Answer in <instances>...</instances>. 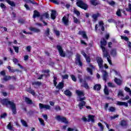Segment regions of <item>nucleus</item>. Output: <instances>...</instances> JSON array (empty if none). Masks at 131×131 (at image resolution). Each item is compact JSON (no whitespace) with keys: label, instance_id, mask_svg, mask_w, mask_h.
I'll use <instances>...</instances> for the list:
<instances>
[{"label":"nucleus","instance_id":"1","mask_svg":"<svg viewBox=\"0 0 131 131\" xmlns=\"http://www.w3.org/2000/svg\"><path fill=\"white\" fill-rule=\"evenodd\" d=\"M2 103L3 105H5L7 106V105H10V108H11L12 112V114L13 115H15L17 114V110L16 108V104L14 103L13 101H8V99H3L2 101Z\"/></svg>","mask_w":131,"mask_h":131},{"label":"nucleus","instance_id":"2","mask_svg":"<svg viewBox=\"0 0 131 131\" xmlns=\"http://www.w3.org/2000/svg\"><path fill=\"white\" fill-rule=\"evenodd\" d=\"M76 5L77 6H78V7H79V8L83 9L84 10H86L88 8V5L84 4L83 2L80 0H77Z\"/></svg>","mask_w":131,"mask_h":131},{"label":"nucleus","instance_id":"3","mask_svg":"<svg viewBox=\"0 0 131 131\" xmlns=\"http://www.w3.org/2000/svg\"><path fill=\"white\" fill-rule=\"evenodd\" d=\"M78 78L80 82L82 83L81 86H83L86 90H89L90 89V86H89V85L88 84V83H86V81H85V80H83V79L81 78V76H79L78 77Z\"/></svg>","mask_w":131,"mask_h":131},{"label":"nucleus","instance_id":"4","mask_svg":"<svg viewBox=\"0 0 131 131\" xmlns=\"http://www.w3.org/2000/svg\"><path fill=\"white\" fill-rule=\"evenodd\" d=\"M75 63L80 67H82L83 65V63H82V62H81V60H80V55L78 54H77Z\"/></svg>","mask_w":131,"mask_h":131},{"label":"nucleus","instance_id":"5","mask_svg":"<svg viewBox=\"0 0 131 131\" xmlns=\"http://www.w3.org/2000/svg\"><path fill=\"white\" fill-rule=\"evenodd\" d=\"M69 16H70L69 14H68L67 16H64L62 17V23H63V25L65 26H68V25H69Z\"/></svg>","mask_w":131,"mask_h":131},{"label":"nucleus","instance_id":"6","mask_svg":"<svg viewBox=\"0 0 131 131\" xmlns=\"http://www.w3.org/2000/svg\"><path fill=\"white\" fill-rule=\"evenodd\" d=\"M96 61L98 64V66L100 68V69H103V59H102V58L98 57L96 58Z\"/></svg>","mask_w":131,"mask_h":131},{"label":"nucleus","instance_id":"7","mask_svg":"<svg viewBox=\"0 0 131 131\" xmlns=\"http://www.w3.org/2000/svg\"><path fill=\"white\" fill-rule=\"evenodd\" d=\"M102 50L103 52L104 58H110V55L108 53V51H107V50H106V48H105L104 47H102Z\"/></svg>","mask_w":131,"mask_h":131},{"label":"nucleus","instance_id":"8","mask_svg":"<svg viewBox=\"0 0 131 131\" xmlns=\"http://www.w3.org/2000/svg\"><path fill=\"white\" fill-rule=\"evenodd\" d=\"M56 48L59 53L60 56H61V57H65V53L64 51H63V49H62V47L60 45H57Z\"/></svg>","mask_w":131,"mask_h":131},{"label":"nucleus","instance_id":"9","mask_svg":"<svg viewBox=\"0 0 131 131\" xmlns=\"http://www.w3.org/2000/svg\"><path fill=\"white\" fill-rule=\"evenodd\" d=\"M101 72L102 73L103 79L106 82L107 81V79H108V73L106 70H102Z\"/></svg>","mask_w":131,"mask_h":131},{"label":"nucleus","instance_id":"10","mask_svg":"<svg viewBox=\"0 0 131 131\" xmlns=\"http://www.w3.org/2000/svg\"><path fill=\"white\" fill-rule=\"evenodd\" d=\"M39 109H46V110H50L51 106L49 105H46L42 103L39 104Z\"/></svg>","mask_w":131,"mask_h":131},{"label":"nucleus","instance_id":"11","mask_svg":"<svg viewBox=\"0 0 131 131\" xmlns=\"http://www.w3.org/2000/svg\"><path fill=\"white\" fill-rule=\"evenodd\" d=\"M40 13L39 12L37 11V10H34L33 12V19H35L36 18H38L40 17Z\"/></svg>","mask_w":131,"mask_h":131},{"label":"nucleus","instance_id":"12","mask_svg":"<svg viewBox=\"0 0 131 131\" xmlns=\"http://www.w3.org/2000/svg\"><path fill=\"white\" fill-rule=\"evenodd\" d=\"M79 34H80V35H82L83 38H84L85 39H86V40H88L89 38L88 37V36L86 35L85 32L80 31H79Z\"/></svg>","mask_w":131,"mask_h":131},{"label":"nucleus","instance_id":"13","mask_svg":"<svg viewBox=\"0 0 131 131\" xmlns=\"http://www.w3.org/2000/svg\"><path fill=\"white\" fill-rule=\"evenodd\" d=\"M100 43V47L102 49V47H105V46L107 45V41H106V40H105V38H102L101 39Z\"/></svg>","mask_w":131,"mask_h":131},{"label":"nucleus","instance_id":"14","mask_svg":"<svg viewBox=\"0 0 131 131\" xmlns=\"http://www.w3.org/2000/svg\"><path fill=\"white\" fill-rule=\"evenodd\" d=\"M57 14V12L56 10H51V19L53 20H55L56 19V14Z\"/></svg>","mask_w":131,"mask_h":131},{"label":"nucleus","instance_id":"15","mask_svg":"<svg viewBox=\"0 0 131 131\" xmlns=\"http://www.w3.org/2000/svg\"><path fill=\"white\" fill-rule=\"evenodd\" d=\"M117 104L119 106H125V107H128V104L126 102L117 101Z\"/></svg>","mask_w":131,"mask_h":131},{"label":"nucleus","instance_id":"16","mask_svg":"<svg viewBox=\"0 0 131 131\" xmlns=\"http://www.w3.org/2000/svg\"><path fill=\"white\" fill-rule=\"evenodd\" d=\"M99 30L101 29L102 31H104L105 30V28H104V23L103 21H101L99 23Z\"/></svg>","mask_w":131,"mask_h":131},{"label":"nucleus","instance_id":"17","mask_svg":"<svg viewBox=\"0 0 131 131\" xmlns=\"http://www.w3.org/2000/svg\"><path fill=\"white\" fill-rule=\"evenodd\" d=\"M25 101L27 104H28L29 105H32V104H33V102H32V100L30 99V98L28 97H26Z\"/></svg>","mask_w":131,"mask_h":131},{"label":"nucleus","instance_id":"18","mask_svg":"<svg viewBox=\"0 0 131 131\" xmlns=\"http://www.w3.org/2000/svg\"><path fill=\"white\" fill-rule=\"evenodd\" d=\"M64 88V82H60L58 83L57 86H56V89H58V90H62Z\"/></svg>","mask_w":131,"mask_h":131},{"label":"nucleus","instance_id":"19","mask_svg":"<svg viewBox=\"0 0 131 131\" xmlns=\"http://www.w3.org/2000/svg\"><path fill=\"white\" fill-rule=\"evenodd\" d=\"M84 106H85V101H81L79 103L78 107H79L80 110H81V109H82V108H83V107H84Z\"/></svg>","mask_w":131,"mask_h":131},{"label":"nucleus","instance_id":"20","mask_svg":"<svg viewBox=\"0 0 131 131\" xmlns=\"http://www.w3.org/2000/svg\"><path fill=\"white\" fill-rule=\"evenodd\" d=\"M76 93L79 97H83L84 96V93H83V91H81L80 90H76Z\"/></svg>","mask_w":131,"mask_h":131},{"label":"nucleus","instance_id":"21","mask_svg":"<svg viewBox=\"0 0 131 131\" xmlns=\"http://www.w3.org/2000/svg\"><path fill=\"white\" fill-rule=\"evenodd\" d=\"M93 90L94 91H100L101 90V84H96L94 86Z\"/></svg>","mask_w":131,"mask_h":131},{"label":"nucleus","instance_id":"22","mask_svg":"<svg viewBox=\"0 0 131 131\" xmlns=\"http://www.w3.org/2000/svg\"><path fill=\"white\" fill-rule=\"evenodd\" d=\"M88 117H89V119L88 120V122H90V121H91L92 122H95V120L94 119L95 118L94 116L90 115Z\"/></svg>","mask_w":131,"mask_h":131},{"label":"nucleus","instance_id":"23","mask_svg":"<svg viewBox=\"0 0 131 131\" xmlns=\"http://www.w3.org/2000/svg\"><path fill=\"white\" fill-rule=\"evenodd\" d=\"M100 16V14L96 13L92 15V18L93 19L94 21L96 22L97 21L98 17Z\"/></svg>","mask_w":131,"mask_h":131},{"label":"nucleus","instance_id":"24","mask_svg":"<svg viewBox=\"0 0 131 131\" xmlns=\"http://www.w3.org/2000/svg\"><path fill=\"white\" fill-rule=\"evenodd\" d=\"M64 94L66 95V96H68V97H71V96H72V93L68 90H66L64 92Z\"/></svg>","mask_w":131,"mask_h":131},{"label":"nucleus","instance_id":"25","mask_svg":"<svg viewBox=\"0 0 131 131\" xmlns=\"http://www.w3.org/2000/svg\"><path fill=\"white\" fill-rule=\"evenodd\" d=\"M120 125H121V126H126V125H127V122L126 121L122 120L120 122Z\"/></svg>","mask_w":131,"mask_h":131},{"label":"nucleus","instance_id":"26","mask_svg":"<svg viewBox=\"0 0 131 131\" xmlns=\"http://www.w3.org/2000/svg\"><path fill=\"white\" fill-rule=\"evenodd\" d=\"M25 2L26 3H27L28 4H29L30 3L31 4H32L33 5H38V4L37 3L35 2L34 0H25Z\"/></svg>","mask_w":131,"mask_h":131},{"label":"nucleus","instance_id":"27","mask_svg":"<svg viewBox=\"0 0 131 131\" xmlns=\"http://www.w3.org/2000/svg\"><path fill=\"white\" fill-rule=\"evenodd\" d=\"M6 2H7V3H8V4H9V5H10L12 7H15V6H16L15 3L13 1H11L10 0H6Z\"/></svg>","mask_w":131,"mask_h":131},{"label":"nucleus","instance_id":"28","mask_svg":"<svg viewBox=\"0 0 131 131\" xmlns=\"http://www.w3.org/2000/svg\"><path fill=\"white\" fill-rule=\"evenodd\" d=\"M115 82L118 84V85H120L121 84V80L119 79H117V78H115Z\"/></svg>","mask_w":131,"mask_h":131},{"label":"nucleus","instance_id":"29","mask_svg":"<svg viewBox=\"0 0 131 131\" xmlns=\"http://www.w3.org/2000/svg\"><path fill=\"white\" fill-rule=\"evenodd\" d=\"M73 21L74 23H75L76 24H80V21H79V19H77V18L75 17H73Z\"/></svg>","mask_w":131,"mask_h":131},{"label":"nucleus","instance_id":"30","mask_svg":"<svg viewBox=\"0 0 131 131\" xmlns=\"http://www.w3.org/2000/svg\"><path fill=\"white\" fill-rule=\"evenodd\" d=\"M44 34L46 36H47L48 37H49V36L50 35V29L49 28H47L46 29Z\"/></svg>","mask_w":131,"mask_h":131},{"label":"nucleus","instance_id":"31","mask_svg":"<svg viewBox=\"0 0 131 131\" xmlns=\"http://www.w3.org/2000/svg\"><path fill=\"white\" fill-rule=\"evenodd\" d=\"M111 54L113 56V57H115L116 56V50L112 49L111 51Z\"/></svg>","mask_w":131,"mask_h":131},{"label":"nucleus","instance_id":"32","mask_svg":"<svg viewBox=\"0 0 131 131\" xmlns=\"http://www.w3.org/2000/svg\"><path fill=\"white\" fill-rule=\"evenodd\" d=\"M11 76H5L3 78V80L4 81H8V80H10Z\"/></svg>","mask_w":131,"mask_h":131},{"label":"nucleus","instance_id":"33","mask_svg":"<svg viewBox=\"0 0 131 131\" xmlns=\"http://www.w3.org/2000/svg\"><path fill=\"white\" fill-rule=\"evenodd\" d=\"M90 4L93 6H97L98 3H97V0H90Z\"/></svg>","mask_w":131,"mask_h":131},{"label":"nucleus","instance_id":"34","mask_svg":"<svg viewBox=\"0 0 131 131\" xmlns=\"http://www.w3.org/2000/svg\"><path fill=\"white\" fill-rule=\"evenodd\" d=\"M7 127L9 130H13V125H12V122H9L7 125Z\"/></svg>","mask_w":131,"mask_h":131},{"label":"nucleus","instance_id":"35","mask_svg":"<svg viewBox=\"0 0 131 131\" xmlns=\"http://www.w3.org/2000/svg\"><path fill=\"white\" fill-rule=\"evenodd\" d=\"M110 112H115L116 111V108L113 106H111L108 108Z\"/></svg>","mask_w":131,"mask_h":131},{"label":"nucleus","instance_id":"36","mask_svg":"<svg viewBox=\"0 0 131 131\" xmlns=\"http://www.w3.org/2000/svg\"><path fill=\"white\" fill-rule=\"evenodd\" d=\"M30 30H31V31H34V32H40V30L35 28H31Z\"/></svg>","mask_w":131,"mask_h":131},{"label":"nucleus","instance_id":"37","mask_svg":"<svg viewBox=\"0 0 131 131\" xmlns=\"http://www.w3.org/2000/svg\"><path fill=\"white\" fill-rule=\"evenodd\" d=\"M60 121H61V122H64V123H68V121H67V119H66V118L64 117H61Z\"/></svg>","mask_w":131,"mask_h":131},{"label":"nucleus","instance_id":"38","mask_svg":"<svg viewBox=\"0 0 131 131\" xmlns=\"http://www.w3.org/2000/svg\"><path fill=\"white\" fill-rule=\"evenodd\" d=\"M20 121L24 126H26V127H27V126H28L27 123H26V122L24 120L21 119Z\"/></svg>","mask_w":131,"mask_h":131},{"label":"nucleus","instance_id":"39","mask_svg":"<svg viewBox=\"0 0 131 131\" xmlns=\"http://www.w3.org/2000/svg\"><path fill=\"white\" fill-rule=\"evenodd\" d=\"M40 17H43H43H45V18H46L47 19L48 18L50 17V15H49L48 13H45L44 14H43L42 15H40Z\"/></svg>","mask_w":131,"mask_h":131},{"label":"nucleus","instance_id":"40","mask_svg":"<svg viewBox=\"0 0 131 131\" xmlns=\"http://www.w3.org/2000/svg\"><path fill=\"white\" fill-rule=\"evenodd\" d=\"M73 12L75 15H77V16H80V12H79V11H78L76 9L74 8Z\"/></svg>","mask_w":131,"mask_h":131},{"label":"nucleus","instance_id":"41","mask_svg":"<svg viewBox=\"0 0 131 131\" xmlns=\"http://www.w3.org/2000/svg\"><path fill=\"white\" fill-rule=\"evenodd\" d=\"M32 85H40V84H41V83L39 81H36V82H33L32 83Z\"/></svg>","mask_w":131,"mask_h":131},{"label":"nucleus","instance_id":"42","mask_svg":"<svg viewBox=\"0 0 131 131\" xmlns=\"http://www.w3.org/2000/svg\"><path fill=\"white\" fill-rule=\"evenodd\" d=\"M38 120L39 121V122L40 123L41 125H43V126L44 125H46V124H45V121H43L42 119L39 118Z\"/></svg>","mask_w":131,"mask_h":131},{"label":"nucleus","instance_id":"43","mask_svg":"<svg viewBox=\"0 0 131 131\" xmlns=\"http://www.w3.org/2000/svg\"><path fill=\"white\" fill-rule=\"evenodd\" d=\"M53 78H54L53 83H54L55 86H56V85H57V77L54 76Z\"/></svg>","mask_w":131,"mask_h":131},{"label":"nucleus","instance_id":"44","mask_svg":"<svg viewBox=\"0 0 131 131\" xmlns=\"http://www.w3.org/2000/svg\"><path fill=\"white\" fill-rule=\"evenodd\" d=\"M107 85L108 86H109L110 88H115V85H114L113 84V83H111V82H108L107 83Z\"/></svg>","mask_w":131,"mask_h":131},{"label":"nucleus","instance_id":"45","mask_svg":"<svg viewBox=\"0 0 131 131\" xmlns=\"http://www.w3.org/2000/svg\"><path fill=\"white\" fill-rule=\"evenodd\" d=\"M55 110H56V111H61V107H60V106H59V105H56V106H55Z\"/></svg>","mask_w":131,"mask_h":131},{"label":"nucleus","instance_id":"46","mask_svg":"<svg viewBox=\"0 0 131 131\" xmlns=\"http://www.w3.org/2000/svg\"><path fill=\"white\" fill-rule=\"evenodd\" d=\"M107 3L108 5H110V6H114V5H115V2L113 1H107Z\"/></svg>","mask_w":131,"mask_h":131},{"label":"nucleus","instance_id":"47","mask_svg":"<svg viewBox=\"0 0 131 131\" xmlns=\"http://www.w3.org/2000/svg\"><path fill=\"white\" fill-rule=\"evenodd\" d=\"M121 39H124L125 41H128V38L126 36H121Z\"/></svg>","mask_w":131,"mask_h":131},{"label":"nucleus","instance_id":"48","mask_svg":"<svg viewBox=\"0 0 131 131\" xmlns=\"http://www.w3.org/2000/svg\"><path fill=\"white\" fill-rule=\"evenodd\" d=\"M61 118H62V117H61V116L60 115H57L55 117V119H56V120H58V121H61Z\"/></svg>","mask_w":131,"mask_h":131},{"label":"nucleus","instance_id":"49","mask_svg":"<svg viewBox=\"0 0 131 131\" xmlns=\"http://www.w3.org/2000/svg\"><path fill=\"white\" fill-rule=\"evenodd\" d=\"M105 95H109V91L107 90V87H105L104 89Z\"/></svg>","mask_w":131,"mask_h":131},{"label":"nucleus","instance_id":"50","mask_svg":"<svg viewBox=\"0 0 131 131\" xmlns=\"http://www.w3.org/2000/svg\"><path fill=\"white\" fill-rule=\"evenodd\" d=\"M71 77L73 81L76 82V77L74 75H71Z\"/></svg>","mask_w":131,"mask_h":131},{"label":"nucleus","instance_id":"51","mask_svg":"<svg viewBox=\"0 0 131 131\" xmlns=\"http://www.w3.org/2000/svg\"><path fill=\"white\" fill-rule=\"evenodd\" d=\"M87 71L89 73H90L91 75H93V70L92 69H90V68H87Z\"/></svg>","mask_w":131,"mask_h":131},{"label":"nucleus","instance_id":"52","mask_svg":"<svg viewBox=\"0 0 131 131\" xmlns=\"http://www.w3.org/2000/svg\"><path fill=\"white\" fill-rule=\"evenodd\" d=\"M13 48L14 49V51L16 53H19V47L13 46Z\"/></svg>","mask_w":131,"mask_h":131},{"label":"nucleus","instance_id":"53","mask_svg":"<svg viewBox=\"0 0 131 131\" xmlns=\"http://www.w3.org/2000/svg\"><path fill=\"white\" fill-rule=\"evenodd\" d=\"M124 90L126 92H127V93H129V94H130V93H131L130 89H129L127 87H125Z\"/></svg>","mask_w":131,"mask_h":131},{"label":"nucleus","instance_id":"54","mask_svg":"<svg viewBox=\"0 0 131 131\" xmlns=\"http://www.w3.org/2000/svg\"><path fill=\"white\" fill-rule=\"evenodd\" d=\"M40 20L42 21V22H43V23H44L45 25H46V26L48 25V23H46L45 21V20H43V17L42 16H40Z\"/></svg>","mask_w":131,"mask_h":131},{"label":"nucleus","instance_id":"55","mask_svg":"<svg viewBox=\"0 0 131 131\" xmlns=\"http://www.w3.org/2000/svg\"><path fill=\"white\" fill-rule=\"evenodd\" d=\"M116 15H117L119 17L121 16V12H120V9H118L116 12Z\"/></svg>","mask_w":131,"mask_h":131},{"label":"nucleus","instance_id":"56","mask_svg":"<svg viewBox=\"0 0 131 131\" xmlns=\"http://www.w3.org/2000/svg\"><path fill=\"white\" fill-rule=\"evenodd\" d=\"M54 33L57 35V36H59V35H60V32H59V31H57V30H54Z\"/></svg>","mask_w":131,"mask_h":131},{"label":"nucleus","instance_id":"57","mask_svg":"<svg viewBox=\"0 0 131 131\" xmlns=\"http://www.w3.org/2000/svg\"><path fill=\"white\" fill-rule=\"evenodd\" d=\"M25 22V20L23 19H20L18 20V23L20 24H23Z\"/></svg>","mask_w":131,"mask_h":131},{"label":"nucleus","instance_id":"58","mask_svg":"<svg viewBox=\"0 0 131 131\" xmlns=\"http://www.w3.org/2000/svg\"><path fill=\"white\" fill-rule=\"evenodd\" d=\"M0 7L3 9V10H5L6 9V5L3 3L1 4Z\"/></svg>","mask_w":131,"mask_h":131},{"label":"nucleus","instance_id":"59","mask_svg":"<svg viewBox=\"0 0 131 131\" xmlns=\"http://www.w3.org/2000/svg\"><path fill=\"white\" fill-rule=\"evenodd\" d=\"M24 7L26 8V10L29 11L30 10V7L27 4H25Z\"/></svg>","mask_w":131,"mask_h":131},{"label":"nucleus","instance_id":"60","mask_svg":"<svg viewBox=\"0 0 131 131\" xmlns=\"http://www.w3.org/2000/svg\"><path fill=\"white\" fill-rule=\"evenodd\" d=\"M13 62H14V64L17 65L18 64V59H17L16 58H13Z\"/></svg>","mask_w":131,"mask_h":131},{"label":"nucleus","instance_id":"61","mask_svg":"<svg viewBox=\"0 0 131 131\" xmlns=\"http://www.w3.org/2000/svg\"><path fill=\"white\" fill-rule=\"evenodd\" d=\"M118 96H119L120 97H123V93L122 91H119V93H118Z\"/></svg>","mask_w":131,"mask_h":131},{"label":"nucleus","instance_id":"62","mask_svg":"<svg viewBox=\"0 0 131 131\" xmlns=\"http://www.w3.org/2000/svg\"><path fill=\"white\" fill-rule=\"evenodd\" d=\"M6 117H7V113H6L2 114L1 116V118H5Z\"/></svg>","mask_w":131,"mask_h":131},{"label":"nucleus","instance_id":"63","mask_svg":"<svg viewBox=\"0 0 131 131\" xmlns=\"http://www.w3.org/2000/svg\"><path fill=\"white\" fill-rule=\"evenodd\" d=\"M62 79H68V75H64L62 76Z\"/></svg>","mask_w":131,"mask_h":131},{"label":"nucleus","instance_id":"64","mask_svg":"<svg viewBox=\"0 0 131 131\" xmlns=\"http://www.w3.org/2000/svg\"><path fill=\"white\" fill-rule=\"evenodd\" d=\"M26 50L27 51H28V52H30V51H31V47L30 46L27 47Z\"/></svg>","mask_w":131,"mask_h":131}]
</instances>
